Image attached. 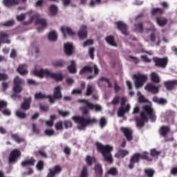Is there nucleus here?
I'll list each match as a JSON object with an SVG mask.
<instances>
[{"instance_id": "1", "label": "nucleus", "mask_w": 177, "mask_h": 177, "mask_svg": "<svg viewBox=\"0 0 177 177\" xmlns=\"http://www.w3.org/2000/svg\"><path fill=\"white\" fill-rule=\"evenodd\" d=\"M79 103L86 104L85 106L80 107V111H82V114H83V115L73 116L72 117V120L76 122V124H79L77 129H79L80 131H85L86 127H89V125H92L93 124H96V122H97V119L91 118V115H89V110L102 111V107L100 105L90 102L89 100L85 99L79 100ZM84 115H86V117Z\"/></svg>"}, {"instance_id": "2", "label": "nucleus", "mask_w": 177, "mask_h": 177, "mask_svg": "<svg viewBox=\"0 0 177 177\" xmlns=\"http://www.w3.org/2000/svg\"><path fill=\"white\" fill-rule=\"evenodd\" d=\"M95 146L97 151L102 155L104 161L109 162V164H113L114 162L113 155H111L113 149V147L110 145H102L100 142H96Z\"/></svg>"}, {"instance_id": "3", "label": "nucleus", "mask_w": 177, "mask_h": 177, "mask_svg": "<svg viewBox=\"0 0 177 177\" xmlns=\"http://www.w3.org/2000/svg\"><path fill=\"white\" fill-rule=\"evenodd\" d=\"M140 160H146L147 161H153V158L149 157V153L147 151L133 153L129 160V164L128 165L129 169H133L135 168V164H139Z\"/></svg>"}, {"instance_id": "4", "label": "nucleus", "mask_w": 177, "mask_h": 177, "mask_svg": "<svg viewBox=\"0 0 177 177\" xmlns=\"http://www.w3.org/2000/svg\"><path fill=\"white\" fill-rule=\"evenodd\" d=\"M140 115L144 120H147V118H149V120H151L152 122H154L157 118L154 109H153L151 105H144Z\"/></svg>"}, {"instance_id": "5", "label": "nucleus", "mask_w": 177, "mask_h": 177, "mask_svg": "<svg viewBox=\"0 0 177 177\" xmlns=\"http://www.w3.org/2000/svg\"><path fill=\"white\" fill-rule=\"evenodd\" d=\"M35 19H36V21H35V24L36 26H38V25L41 26L37 28L38 32H41V31H44V30H45V28H46V26H48L46 19L39 18V15L37 14L30 17V21L32 22Z\"/></svg>"}, {"instance_id": "6", "label": "nucleus", "mask_w": 177, "mask_h": 177, "mask_svg": "<svg viewBox=\"0 0 177 177\" xmlns=\"http://www.w3.org/2000/svg\"><path fill=\"white\" fill-rule=\"evenodd\" d=\"M14 87L12 91L14 93L11 95L12 97H17V93H21L23 92V87L21 85L23 84V80H21L19 76H16L13 81Z\"/></svg>"}, {"instance_id": "7", "label": "nucleus", "mask_w": 177, "mask_h": 177, "mask_svg": "<svg viewBox=\"0 0 177 177\" xmlns=\"http://www.w3.org/2000/svg\"><path fill=\"white\" fill-rule=\"evenodd\" d=\"M63 98V95L62 94V87L60 86H57L54 88V92L53 96L50 95H48V99L50 104H53L56 100H61Z\"/></svg>"}, {"instance_id": "8", "label": "nucleus", "mask_w": 177, "mask_h": 177, "mask_svg": "<svg viewBox=\"0 0 177 177\" xmlns=\"http://www.w3.org/2000/svg\"><path fill=\"white\" fill-rule=\"evenodd\" d=\"M153 62L154 63L155 67H158V68H167L168 66V57H153Z\"/></svg>"}, {"instance_id": "9", "label": "nucleus", "mask_w": 177, "mask_h": 177, "mask_svg": "<svg viewBox=\"0 0 177 177\" xmlns=\"http://www.w3.org/2000/svg\"><path fill=\"white\" fill-rule=\"evenodd\" d=\"M94 71L95 75H99L100 70L97 66L94 65L93 66H85L79 72L80 75L85 74V73H93Z\"/></svg>"}, {"instance_id": "10", "label": "nucleus", "mask_w": 177, "mask_h": 177, "mask_svg": "<svg viewBox=\"0 0 177 177\" xmlns=\"http://www.w3.org/2000/svg\"><path fill=\"white\" fill-rule=\"evenodd\" d=\"M133 77L136 80L135 85L137 89L138 88H141V86L144 85L145 82L147 81V75H146L137 74L133 75Z\"/></svg>"}, {"instance_id": "11", "label": "nucleus", "mask_w": 177, "mask_h": 177, "mask_svg": "<svg viewBox=\"0 0 177 177\" xmlns=\"http://www.w3.org/2000/svg\"><path fill=\"white\" fill-rule=\"evenodd\" d=\"M21 156V152L19 149H15L12 150L8 157L9 164H15L19 160V158Z\"/></svg>"}, {"instance_id": "12", "label": "nucleus", "mask_w": 177, "mask_h": 177, "mask_svg": "<svg viewBox=\"0 0 177 177\" xmlns=\"http://www.w3.org/2000/svg\"><path fill=\"white\" fill-rule=\"evenodd\" d=\"M115 24H116L118 30L121 31L123 35H129V32H128V25H127V24L119 21L115 22Z\"/></svg>"}, {"instance_id": "13", "label": "nucleus", "mask_w": 177, "mask_h": 177, "mask_svg": "<svg viewBox=\"0 0 177 177\" xmlns=\"http://www.w3.org/2000/svg\"><path fill=\"white\" fill-rule=\"evenodd\" d=\"M48 171L49 172L48 173L46 177H55L56 175L61 174L63 169H62L60 165H57L53 167V169H49Z\"/></svg>"}, {"instance_id": "14", "label": "nucleus", "mask_w": 177, "mask_h": 177, "mask_svg": "<svg viewBox=\"0 0 177 177\" xmlns=\"http://www.w3.org/2000/svg\"><path fill=\"white\" fill-rule=\"evenodd\" d=\"M145 89V91H147V92H150L153 95H156V93H158V92H160V87L158 86L154 85L153 83L147 84Z\"/></svg>"}, {"instance_id": "15", "label": "nucleus", "mask_w": 177, "mask_h": 177, "mask_svg": "<svg viewBox=\"0 0 177 177\" xmlns=\"http://www.w3.org/2000/svg\"><path fill=\"white\" fill-rule=\"evenodd\" d=\"M163 85L167 91H174L177 87V80L165 81L163 82Z\"/></svg>"}, {"instance_id": "16", "label": "nucleus", "mask_w": 177, "mask_h": 177, "mask_svg": "<svg viewBox=\"0 0 177 177\" xmlns=\"http://www.w3.org/2000/svg\"><path fill=\"white\" fill-rule=\"evenodd\" d=\"M61 32H62L64 38H67V35L70 37H74L75 35V32L71 29V28L68 26H62L60 28Z\"/></svg>"}, {"instance_id": "17", "label": "nucleus", "mask_w": 177, "mask_h": 177, "mask_svg": "<svg viewBox=\"0 0 177 177\" xmlns=\"http://www.w3.org/2000/svg\"><path fill=\"white\" fill-rule=\"evenodd\" d=\"M34 75H36V77H39V78H44V77H46V78L49 76V70L48 69H40V70H35L33 71Z\"/></svg>"}, {"instance_id": "18", "label": "nucleus", "mask_w": 177, "mask_h": 177, "mask_svg": "<svg viewBox=\"0 0 177 177\" xmlns=\"http://www.w3.org/2000/svg\"><path fill=\"white\" fill-rule=\"evenodd\" d=\"M120 131L122 132V133H124L128 142H131V140L133 139V137L132 136V130H131L129 128L121 127Z\"/></svg>"}, {"instance_id": "19", "label": "nucleus", "mask_w": 177, "mask_h": 177, "mask_svg": "<svg viewBox=\"0 0 177 177\" xmlns=\"http://www.w3.org/2000/svg\"><path fill=\"white\" fill-rule=\"evenodd\" d=\"M77 35L80 39H85L88 37V28L86 26H82L79 32H77Z\"/></svg>"}, {"instance_id": "20", "label": "nucleus", "mask_w": 177, "mask_h": 177, "mask_svg": "<svg viewBox=\"0 0 177 177\" xmlns=\"http://www.w3.org/2000/svg\"><path fill=\"white\" fill-rule=\"evenodd\" d=\"M48 78H51V80H55V81H56L57 82H60L63 81V79L64 78V77L62 73H55L49 71Z\"/></svg>"}, {"instance_id": "21", "label": "nucleus", "mask_w": 177, "mask_h": 177, "mask_svg": "<svg viewBox=\"0 0 177 177\" xmlns=\"http://www.w3.org/2000/svg\"><path fill=\"white\" fill-rule=\"evenodd\" d=\"M169 132H171V127L169 126H162L159 129V133L162 138H167Z\"/></svg>"}, {"instance_id": "22", "label": "nucleus", "mask_w": 177, "mask_h": 177, "mask_svg": "<svg viewBox=\"0 0 177 177\" xmlns=\"http://www.w3.org/2000/svg\"><path fill=\"white\" fill-rule=\"evenodd\" d=\"M129 110H131V105L127 104L125 107L120 106L118 111V117H124L126 113H129Z\"/></svg>"}, {"instance_id": "23", "label": "nucleus", "mask_w": 177, "mask_h": 177, "mask_svg": "<svg viewBox=\"0 0 177 177\" xmlns=\"http://www.w3.org/2000/svg\"><path fill=\"white\" fill-rule=\"evenodd\" d=\"M31 97L24 98V102L21 104V109L25 111L30 110V108L31 107Z\"/></svg>"}, {"instance_id": "24", "label": "nucleus", "mask_w": 177, "mask_h": 177, "mask_svg": "<svg viewBox=\"0 0 177 177\" xmlns=\"http://www.w3.org/2000/svg\"><path fill=\"white\" fill-rule=\"evenodd\" d=\"M74 46L71 43H66L64 44V52L67 56H71L74 50Z\"/></svg>"}, {"instance_id": "25", "label": "nucleus", "mask_w": 177, "mask_h": 177, "mask_svg": "<svg viewBox=\"0 0 177 177\" xmlns=\"http://www.w3.org/2000/svg\"><path fill=\"white\" fill-rule=\"evenodd\" d=\"M156 19V24L159 27H165L168 24V19L164 17H157Z\"/></svg>"}, {"instance_id": "26", "label": "nucleus", "mask_w": 177, "mask_h": 177, "mask_svg": "<svg viewBox=\"0 0 177 177\" xmlns=\"http://www.w3.org/2000/svg\"><path fill=\"white\" fill-rule=\"evenodd\" d=\"M94 172L97 177L103 176V167L100 164H96L94 167Z\"/></svg>"}, {"instance_id": "27", "label": "nucleus", "mask_w": 177, "mask_h": 177, "mask_svg": "<svg viewBox=\"0 0 177 177\" xmlns=\"http://www.w3.org/2000/svg\"><path fill=\"white\" fill-rule=\"evenodd\" d=\"M36 160L34 158H31L29 160H24L21 162V167H34L35 165Z\"/></svg>"}, {"instance_id": "28", "label": "nucleus", "mask_w": 177, "mask_h": 177, "mask_svg": "<svg viewBox=\"0 0 177 177\" xmlns=\"http://www.w3.org/2000/svg\"><path fill=\"white\" fill-rule=\"evenodd\" d=\"M151 81L153 82V84H160L161 82V78L160 75L157 74L156 72H152L150 75Z\"/></svg>"}, {"instance_id": "29", "label": "nucleus", "mask_w": 177, "mask_h": 177, "mask_svg": "<svg viewBox=\"0 0 177 177\" xmlns=\"http://www.w3.org/2000/svg\"><path fill=\"white\" fill-rule=\"evenodd\" d=\"M129 154V151L125 149H119V151L115 154L116 158H124L126 156Z\"/></svg>"}, {"instance_id": "30", "label": "nucleus", "mask_w": 177, "mask_h": 177, "mask_svg": "<svg viewBox=\"0 0 177 177\" xmlns=\"http://www.w3.org/2000/svg\"><path fill=\"white\" fill-rule=\"evenodd\" d=\"M9 35L4 32H0V42L2 44H10V40L8 39Z\"/></svg>"}, {"instance_id": "31", "label": "nucleus", "mask_w": 177, "mask_h": 177, "mask_svg": "<svg viewBox=\"0 0 177 177\" xmlns=\"http://www.w3.org/2000/svg\"><path fill=\"white\" fill-rule=\"evenodd\" d=\"M136 122L137 124V127L142 128V127H145V122H149V118L144 119L142 115H140V118H136Z\"/></svg>"}, {"instance_id": "32", "label": "nucleus", "mask_w": 177, "mask_h": 177, "mask_svg": "<svg viewBox=\"0 0 177 177\" xmlns=\"http://www.w3.org/2000/svg\"><path fill=\"white\" fill-rule=\"evenodd\" d=\"M68 70L71 74L77 73V64L75 63V61H71V65L68 66Z\"/></svg>"}, {"instance_id": "33", "label": "nucleus", "mask_w": 177, "mask_h": 177, "mask_svg": "<svg viewBox=\"0 0 177 177\" xmlns=\"http://www.w3.org/2000/svg\"><path fill=\"white\" fill-rule=\"evenodd\" d=\"M3 2L6 8H12L19 3V0H3Z\"/></svg>"}, {"instance_id": "34", "label": "nucleus", "mask_w": 177, "mask_h": 177, "mask_svg": "<svg viewBox=\"0 0 177 177\" xmlns=\"http://www.w3.org/2000/svg\"><path fill=\"white\" fill-rule=\"evenodd\" d=\"M17 71H18L21 75H26V74L28 73V71H27V65H19L18 68L17 69Z\"/></svg>"}, {"instance_id": "35", "label": "nucleus", "mask_w": 177, "mask_h": 177, "mask_svg": "<svg viewBox=\"0 0 177 177\" xmlns=\"http://www.w3.org/2000/svg\"><path fill=\"white\" fill-rule=\"evenodd\" d=\"M144 174L147 177H154L156 171L151 168H147L144 169Z\"/></svg>"}, {"instance_id": "36", "label": "nucleus", "mask_w": 177, "mask_h": 177, "mask_svg": "<svg viewBox=\"0 0 177 177\" xmlns=\"http://www.w3.org/2000/svg\"><path fill=\"white\" fill-rule=\"evenodd\" d=\"M105 41L111 46H117V43L114 41V36L109 35L105 38Z\"/></svg>"}, {"instance_id": "37", "label": "nucleus", "mask_w": 177, "mask_h": 177, "mask_svg": "<svg viewBox=\"0 0 177 177\" xmlns=\"http://www.w3.org/2000/svg\"><path fill=\"white\" fill-rule=\"evenodd\" d=\"M48 39L53 42L57 41V33L56 32V30H53L48 33Z\"/></svg>"}, {"instance_id": "38", "label": "nucleus", "mask_w": 177, "mask_h": 177, "mask_svg": "<svg viewBox=\"0 0 177 177\" xmlns=\"http://www.w3.org/2000/svg\"><path fill=\"white\" fill-rule=\"evenodd\" d=\"M135 30H137L138 32L142 34L145 30V28L143 27V22H139L138 24H134Z\"/></svg>"}, {"instance_id": "39", "label": "nucleus", "mask_w": 177, "mask_h": 177, "mask_svg": "<svg viewBox=\"0 0 177 177\" xmlns=\"http://www.w3.org/2000/svg\"><path fill=\"white\" fill-rule=\"evenodd\" d=\"M11 138L16 142L17 143H23V142H25L26 140L24 138H21L19 135L18 134H12Z\"/></svg>"}, {"instance_id": "40", "label": "nucleus", "mask_w": 177, "mask_h": 177, "mask_svg": "<svg viewBox=\"0 0 177 177\" xmlns=\"http://www.w3.org/2000/svg\"><path fill=\"white\" fill-rule=\"evenodd\" d=\"M49 10H50V16H56V15H57L58 8H57V6H56L54 4L50 5Z\"/></svg>"}, {"instance_id": "41", "label": "nucleus", "mask_w": 177, "mask_h": 177, "mask_svg": "<svg viewBox=\"0 0 177 177\" xmlns=\"http://www.w3.org/2000/svg\"><path fill=\"white\" fill-rule=\"evenodd\" d=\"M86 162L89 165V167H91L93 162H96V158H95L93 156H87L86 157Z\"/></svg>"}, {"instance_id": "42", "label": "nucleus", "mask_w": 177, "mask_h": 177, "mask_svg": "<svg viewBox=\"0 0 177 177\" xmlns=\"http://www.w3.org/2000/svg\"><path fill=\"white\" fill-rule=\"evenodd\" d=\"M88 176H89V174L88 172V166L84 165L82 169L80 177H88Z\"/></svg>"}, {"instance_id": "43", "label": "nucleus", "mask_w": 177, "mask_h": 177, "mask_svg": "<svg viewBox=\"0 0 177 177\" xmlns=\"http://www.w3.org/2000/svg\"><path fill=\"white\" fill-rule=\"evenodd\" d=\"M162 13H164V10L162 8H153L151 10V14L153 16H156L157 15H162Z\"/></svg>"}, {"instance_id": "44", "label": "nucleus", "mask_w": 177, "mask_h": 177, "mask_svg": "<svg viewBox=\"0 0 177 177\" xmlns=\"http://www.w3.org/2000/svg\"><path fill=\"white\" fill-rule=\"evenodd\" d=\"M44 167L45 162L42 160H39L36 165V168L37 171H44Z\"/></svg>"}, {"instance_id": "45", "label": "nucleus", "mask_w": 177, "mask_h": 177, "mask_svg": "<svg viewBox=\"0 0 177 177\" xmlns=\"http://www.w3.org/2000/svg\"><path fill=\"white\" fill-rule=\"evenodd\" d=\"M100 82H106L108 84V88H113V84L110 82V80L106 77H101L99 79Z\"/></svg>"}, {"instance_id": "46", "label": "nucleus", "mask_w": 177, "mask_h": 177, "mask_svg": "<svg viewBox=\"0 0 177 177\" xmlns=\"http://www.w3.org/2000/svg\"><path fill=\"white\" fill-rule=\"evenodd\" d=\"M35 156L36 157H39L41 156L42 158H48V153L46 152L42 151V150H39L35 152Z\"/></svg>"}, {"instance_id": "47", "label": "nucleus", "mask_w": 177, "mask_h": 177, "mask_svg": "<svg viewBox=\"0 0 177 177\" xmlns=\"http://www.w3.org/2000/svg\"><path fill=\"white\" fill-rule=\"evenodd\" d=\"M16 116L21 120H24V118L27 117V115L26 114V113H24L21 111L17 110L16 111Z\"/></svg>"}, {"instance_id": "48", "label": "nucleus", "mask_w": 177, "mask_h": 177, "mask_svg": "<svg viewBox=\"0 0 177 177\" xmlns=\"http://www.w3.org/2000/svg\"><path fill=\"white\" fill-rule=\"evenodd\" d=\"M92 93H93V86L88 84L87 86V88H86L85 95L86 96H91V95H92Z\"/></svg>"}, {"instance_id": "49", "label": "nucleus", "mask_w": 177, "mask_h": 177, "mask_svg": "<svg viewBox=\"0 0 177 177\" xmlns=\"http://www.w3.org/2000/svg\"><path fill=\"white\" fill-rule=\"evenodd\" d=\"M35 99L41 100V99H48V95L42 94V93H36L35 95Z\"/></svg>"}, {"instance_id": "50", "label": "nucleus", "mask_w": 177, "mask_h": 177, "mask_svg": "<svg viewBox=\"0 0 177 177\" xmlns=\"http://www.w3.org/2000/svg\"><path fill=\"white\" fill-rule=\"evenodd\" d=\"M64 66V61L59 59L57 61H55L53 63V66L54 67H63Z\"/></svg>"}, {"instance_id": "51", "label": "nucleus", "mask_w": 177, "mask_h": 177, "mask_svg": "<svg viewBox=\"0 0 177 177\" xmlns=\"http://www.w3.org/2000/svg\"><path fill=\"white\" fill-rule=\"evenodd\" d=\"M161 154V151H158L156 149H151L150 156L151 157H158Z\"/></svg>"}, {"instance_id": "52", "label": "nucleus", "mask_w": 177, "mask_h": 177, "mask_svg": "<svg viewBox=\"0 0 177 177\" xmlns=\"http://www.w3.org/2000/svg\"><path fill=\"white\" fill-rule=\"evenodd\" d=\"M107 125V119L106 118L102 117L100 120V126L101 128H104Z\"/></svg>"}, {"instance_id": "53", "label": "nucleus", "mask_w": 177, "mask_h": 177, "mask_svg": "<svg viewBox=\"0 0 177 177\" xmlns=\"http://www.w3.org/2000/svg\"><path fill=\"white\" fill-rule=\"evenodd\" d=\"M58 114L59 115H61L62 117H68L70 115V111H62V110H58Z\"/></svg>"}, {"instance_id": "54", "label": "nucleus", "mask_w": 177, "mask_h": 177, "mask_svg": "<svg viewBox=\"0 0 177 177\" xmlns=\"http://www.w3.org/2000/svg\"><path fill=\"white\" fill-rule=\"evenodd\" d=\"M102 3V0H91L90 6L94 8L95 5H100Z\"/></svg>"}, {"instance_id": "55", "label": "nucleus", "mask_w": 177, "mask_h": 177, "mask_svg": "<svg viewBox=\"0 0 177 177\" xmlns=\"http://www.w3.org/2000/svg\"><path fill=\"white\" fill-rule=\"evenodd\" d=\"M88 55L92 60L95 59V48L91 47L88 50Z\"/></svg>"}, {"instance_id": "56", "label": "nucleus", "mask_w": 177, "mask_h": 177, "mask_svg": "<svg viewBox=\"0 0 177 177\" xmlns=\"http://www.w3.org/2000/svg\"><path fill=\"white\" fill-rule=\"evenodd\" d=\"M55 129L57 131H62L63 129V122L59 121L55 124Z\"/></svg>"}, {"instance_id": "57", "label": "nucleus", "mask_w": 177, "mask_h": 177, "mask_svg": "<svg viewBox=\"0 0 177 177\" xmlns=\"http://www.w3.org/2000/svg\"><path fill=\"white\" fill-rule=\"evenodd\" d=\"M45 135L46 136H53L55 135V130L53 129H46L44 131Z\"/></svg>"}, {"instance_id": "58", "label": "nucleus", "mask_w": 177, "mask_h": 177, "mask_svg": "<svg viewBox=\"0 0 177 177\" xmlns=\"http://www.w3.org/2000/svg\"><path fill=\"white\" fill-rule=\"evenodd\" d=\"M108 174L109 175H113V176H115V175H117L118 174V172L117 171L116 168L112 167L109 169V171H108Z\"/></svg>"}, {"instance_id": "59", "label": "nucleus", "mask_w": 177, "mask_h": 177, "mask_svg": "<svg viewBox=\"0 0 177 177\" xmlns=\"http://www.w3.org/2000/svg\"><path fill=\"white\" fill-rule=\"evenodd\" d=\"M64 125L65 128L66 129H68V128H72L73 122H71V121H70V120H65L64 122Z\"/></svg>"}, {"instance_id": "60", "label": "nucleus", "mask_w": 177, "mask_h": 177, "mask_svg": "<svg viewBox=\"0 0 177 177\" xmlns=\"http://www.w3.org/2000/svg\"><path fill=\"white\" fill-rule=\"evenodd\" d=\"M9 79V75L6 73H0V81H7Z\"/></svg>"}, {"instance_id": "61", "label": "nucleus", "mask_w": 177, "mask_h": 177, "mask_svg": "<svg viewBox=\"0 0 177 177\" xmlns=\"http://www.w3.org/2000/svg\"><path fill=\"white\" fill-rule=\"evenodd\" d=\"M91 45H93V40L92 39H88L83 44V47L86 48V46H89Z\"/></svg>"}, {"instance_id": "62", "label": "nucleus", "mask_w": 177, "mask_h": 177, "mask_svg": "<svg viewBox=\"0 0 177 177\" xmlns=\"http://www.w3.org/2000/svg\"><path fill=\"white\" fill-rule=\"evenodd\" d=\"M120 96H118V95L115 96V97L113 99V100H112V102H111V104H114L115 106H116V104H118V103H120Z\"/></svg>"}, {"instance_id": "63", "label": "nucleus", "mask_w": 177, "mask_h": 177, "mask_svg": "<svg viewBox=\"0 0 177 177\" xmlns=\"http://www.w3.org/2000/svg\"><path fill=\"white\" fill-rule=\"evenodd\" d=\"M3 26L5 27H12V26H15V21L13 20L8 21L3 24Z\"/></svg>"}, {"instance_id": "64", "label": "nucleus", "mask_w": 177, "mask_h": 177, "mask_svg": "<svg viewBox=\"0 0 177 177\" xmlns=\"http://www.w3.org/2000/svg\"><path fill=\"white\" fill-rule=\"evenodd\" d=\"M72 95H79L81 96L82 95V90L80 89H73L72 91Z\"/></svg>"}]
</instances>
